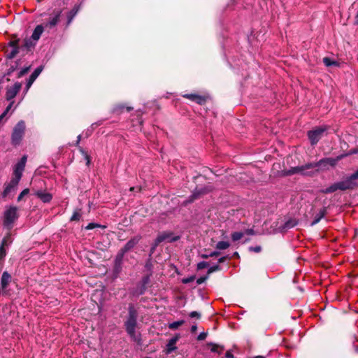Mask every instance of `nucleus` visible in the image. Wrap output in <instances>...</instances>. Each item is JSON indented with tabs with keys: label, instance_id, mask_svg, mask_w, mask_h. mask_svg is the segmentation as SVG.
Returning a JSON list of instances; mask_svg holds the SVG:
<instances>
[{
	"label": "nucleus",
	"instance_id": "46",
	"mask_svg": "<svg viewBox=\"0 0 358 358\" xmlns=\"http://www.w3.org/2000/svg\"><path fill=\"white\" fill-rule=\"evenodd\" d=\"M225 357L226 358H234V355L230 350L227 351Z\"/></svg>",
	"mask_w": 358,
	"mask_h": 358
},
{
	"label": "nucleus",
	"instance_id": "19",
	"mask_svg": "<svg viewBox=\"0 0 358 358\" xmlns=\"http://www.w3.org/2000/svg\"><path fill=\"white\" fill-rule=\"evenodd\" d=\"M139 241V238L138 237H135L130 241H129L127 244L124 245V247L122 248V252H126L130 249H131L133 247H134Z\"/></svg>",
	"mask_w": 358,
	"mask_h": 358
},
{
	"label": "nucleus",
	"instance_id": "25",
	"mask_svg": "<svg viewBox=\"0 0 358 358\" xmlns=\"http://www.w3.org/2000/svg\"><path fill=\"white\" fill-rule=\"evenodd\" d=\"M149 282V277L148 276H146L145 278H143V285H141L139 291L138 292V294L141 295V294H143L145 291V285L148 283Z\"/></svg>",
	"mask_w": 358,
	"mask_h": 358
},
{
	"label": "nucleus",
	"instance_id": "23",
	"mask_svg": "<svg viewBox=\"0 0 358 358\" xmlns=\"http://www.w3.org/2000/svg\"><path fill=\"white\" fill-rule=\"evenodd\" d=\"M326 210L325 209H322L315 217L313 221L311 223V225L313 226L316 224H317L322 218L324 217Z\"/></svg>",
	"mask_w": 358,
	"mask_h": 358
},
{
	"label": "nucleus",
	"instance_id": "38",
	"mask_svg": "<svg viewBox=\"0 0 358 358\" xmlns=\"http://www.w3.org/2000/svg\"><path fill=\"white\" fill-rule=\"evenodd\" d=\"M352 182H355V180L358 179V169L348 177Z\"/></svg>",
	"mask_w": 358,
	"mask_h": 358
},
{
	"label": "nucleus",
	"instance_id": "14",
	"mask_svg": "<svg viewBox=\"0 0 358 358\" xmlns=\"http://www.w3.org/2000/svg\"><path fill=\"white\" fill-rule=\"evenodd\" d=\"M129 132H135L137 133L141 131V121L138 119L136 120H132V122L129 127L128 128Z\"/></svg>",
	"mask_w": 358,
	"mask_h": 358
},
{
	"label": "nucleus",
	"instance_id": "45",
	"mask_svg": "<svg viewBox=\"0 0 358 358\" xmlns=\"http://www.w3.org/2000/svg\"><path fill=\"white\" fill-rule=\"evenodd\" d=\"M206 278H207V277L198 278L196 280L197 284L200 285V284L203 283L206 280Z\"/></svg>",
	"mask_w": 358,
	"mask_h": 358
},
{
	"label": "nucleus",
	"instance_id": "2",
	"mask_svg": "<svg viewBox=\"0 0 358 358\" xmlns=\"http://www.w3.org/2000/svg\"><path fill=\"white\" fill-rule=\"evenodd\" d=\"M137 317L138 312L136 309L134 305L130 304L128 308V317L124 322V326L128 335L135 341L138 340L136 334Z\"/></svg>",
	"mask_w": 358,
	"mask_h": 358
},
{
	"label": "nucleus",
	"instance_id": "58",
	"mask_svg": "<svg viewBox=\"0 0 358 358\" xmlns=\"http://www.w3.org/2000/svg\"><path fill=\"white\" fill-rule=\"evenodd\" d=\"M134 187H131V188H130V191H133V190H134Z\"/></svg>",
	"mask_w": 358,
	"mask_h": 358
},
{
	"label": "nucleus",
	"instance_id": "34",
	"mask_svg": "<svg viewBox=\"0 0 358 358\" xmlns=\"http://www.w3.org/2000/svg\"><path fill=\"white\" fill-rule=\"evenodd\" d=\"M220 269V267L219 265H215L208 268V273H212L215 271H219Z\"/></svg>",
	"mask_w": 358,
	"mask_h": 358
},
{
	"label": "nucleus",
	"instance_id": "24",
	"mask_svg": "<svg viewBox=\"0 0 358 358\" xmlns=\"http://www.w3.org/2000/svg\"><path fill=\"white\" fill-rule=\"evenodd\" d=\"M79 10V6H76L68 15V24H70Z\"/></svg>",
	"mask_w": 358,
	"mask_h": 358
},
{
	"label": "nucleus",
	"instance_id": "49",
	"mask_svg": "<svg viewBox=\"0 0 358 358\" xmlns=\"http://www.w3.org/2000/svg\"><path fill=\"white\" fill-rule=\"evenodd\" d=\"M21 136H13V141L15 142L16 141H18L20 139Z\"/></svg>",
	"mask_w": 358,
	"mask_h": 358
},
{
	"label": "nucleus",
	"instance_id": "47",
	"mask_svg": "<svg viewBox=\"0 0 358 358\" xmlns=\"http://www.w3.org/2000/svg\"><path fill=\"white\" fill-rule=\"evenodd\" d=\"M317 137H318V136H317V135L311 136V141L313 143H315V142H317L318 141Z\"/></svg>",
	"mask_w": 358,
	"mask_h": 358
},
{
	"label": "nucleus",
	"instance_id": "59",
	"mask_svg": "<svg viewBox=\"0 0 358 358\" xmlns=\"http://www.w3.org/2000/svg\"><path fill=\"white\" fill-rule=\"evenodd\" d=\"M145 358H150V357H145Z\"/></svg>",
	"mask_w": 358,
	"mask_h": 358
},
{
	"label": "nucleus",
	"instance_id": "51",
	"mask_svg": "<svg viewBox=\"0 0 358 358\" xmlns=\"http://www.w3.org/2000/svg\"><path fill=\"white\" fill-rule=\"evenodd\" d=\"M196 329H197L196 326V325H193V326L191 327V331H192V332H194V331H196Z\"/></svg>",
	"mask_w": 358,
	"mask_h": 358
},
{
	"label": "nucleus",
	"instance_id": "39",
	"mask_svg": "<svg viewBox=\"0 0 358 358\" xmlns=\"http://www.w3.org/2000/svg\"><path fill=\"white\" fill-rule=\"evenodd\" d=\"M3 245L0 246V259H3L6 256V250Z\"/></svg>",
	"mask_w": 358,
	"mask_h": 358
},
{
	"label": "nucleus",
	"instance_id": "17",
	"mask_svg": "<svg viewBox=\"0 0 358 358\" xmlns=\"http://www.w3.org/2000/svg\"><path fill=\"white\" fill-rule=\"evenodd\" d=\"M131 110H132L131 107L126 106L124 104H118V105H116L113 108V113H115V114L119 115V114L122 113L124 110H127V112H129Z\"/></svg>",
	"mask_w": 358,
	"mask_h": 358
},
{
	"label": "nucleus",
	"instance_id": "28",
	"mask_svg": "<svg viewBox=\"0 0 358 358\" xmlns=\"http://www.w3.org/2000/svg\"><path fill=\"white\" fill-rule=\"evenodd\" d=\"M323 62L327 66H336L337 65V62L335 61L331 60L329 57H324L323 58Z\"/></svg>",
	"mask_w": 358,
	"mask_h": 358
},
{
	"label": "nucleus",
	"instance_id": "8",
	"mask_svg": "<svg viewBox=\"0 0 358 358\" xmlns=\"http://www.w3.org/2000/svg\"><path fill=\"white\" fill-rule=\"evenodd\" d=\"M43 69V66H40L37 67L34 70V71L31 73V75L29 76V78L27 82V84H26L24 94H26L28 92V90H29V88L31 87V86L32 85L34 82L36 80V79L38 78V76L42 72Z\"/></svg>",
	"mask_w": 358,
	"mask_h": 358
},
{
	"label": "nucleus",
	"instance_id": "18",
	"mask_svg": "<svg viewBox=\"0 0 358 358\" xmlns=\"http://www.w3.org/2000/svg\"><path fill=\"white\" fill-rule=\"evenodd\" d=\"M25 130V123L23 120L18 122L13 129V134H23Z\"/></svg>",
	"mask_w": 358,
	"mask_h": 358
},
{
	"label": "nucleus",
	"instance_id": "33",
	"mask_svg": "<svg viewBox=\"0 0 358 358\" xmlns=\"http://www.w3.org/2000/svg\"><path fill=\"white\" fill-rule=\"evenodd\" d=\"M208 266V263L206 262H201L197 264V268L199 270L203 269Z\"/></svg>",
	"mask_w": 358,
	"mask_h": 358
},
{
	"label": "nucleus",
	"instance_id": "3",
	"mask_svg": "<svg viewBox=\"0 0 358 358\" xmlns=\"http://www.w3.org/2000/svg\"><path fill=\"white\" fill-rule=\"evenodd\" d=\"M22 87L20 83H15L13 85L6 88V99L8 101H11L8 106L6 107L3 113L0 115V124H2L5 120V117L9 110L13 107L14 101H12L13 98L17 94Z\"/></svg>",
	"mask_w": 358,
	"mask_h": 358
},
{
	"label": "nucleus",
	"instance_id": "31",
	"mask_svg": "<svg viewBox=\"0 0 358 358\" xmlns=\"http://www.w3.org/2000/svg\"><path fill=\"white\" fill-rule=\"evenodd\" d=\"M81 217L80 210H76L71 217V221H78Z\"/></svg>",
	"mask_w": 358,
	"mask_h": 358
},
{
	"label": "nucleus",
	"instance_id": "52",
	"mask_svg": "<svg viewBox=\"0 0 358 358\" xmlns=\"http://www.w3.org/2000/svg\"><path fill=\"white\" fill-rule=\"evenodd\" d=\"M355 23L358 24V13H357V16L355 17Z\"/></svg>",
	"mask_w": 358,
	"mask_h": 358
},
{
	"label": "nucleus",
	"instance_id": "54",
	"mask_svg": "<svg viewBox=\"0 0 358 358\" xmlns=\"http://www.w3.org/2000/svg\"><path fill=\"white\" fill-rule=\"evenodd\" d=\"M80 140V136H78V141H77V143H79Z\"/></svg>",
	"mask_w": 358,
	"mask_h": 358
},
{
	"label": "nucleus",
	"instance_id": "36",
	"mask_svg": "<svg viewBox=\"0 0 358 358\" xmlns=\"http://www.w3.org/2000/svg\"><path fill=\"white\" fill-rule=\"evenodd\" d=\"M11 238H10V236H7L6 237L3 238V239L2 240V243L1 245H7L9 243H11Z\"/></svg>",
	"mask_w": 358,
	"mask_h": 358
},
{
	"label": "nucleus",
	"instance_id": "35",
	"mask_svg": "<svg viewBox=\"0 0 358 358\" xmlns=\"http://www.w3.org/2000/svg\"><path fill=\"white\" fill-rule=\"evenodd\" d=\"M29 189H24L18 196L17 201H20L25 195H27L29 193Z\"/></svg>",
	"mask_w": 358,
	"mask_h": 358
},
{
	"label": "nucleus",
	"instance_id": "5",
	"mask_svg": "<svg viewBox=\"0 0 358 358\" xmlns=\"http://www.w3.org/2000/svg\"><path fill=\"white\" fill-rule=\"evenodd\" d=\"M17 211V207L10 206L3 213V224L9 230L13 227V224L18 217Z\"/></svg>",
	"mask_w": 358,
	"mask_h": 358
},
{
	"label": "nucleus",
	"instance_id": "15",
	"mask_svg": "<svg viewBox=\"0 0 358 358\" xmlns=\"http://www.w3.org/2000/svg\"><path fill=\"white\" fill-rule=\"evenodd\" d=\"M19 182H16V183H13V178L10 181V182L6 186L3 193H2V197L5 198L13 190L16 188Z\"/></svg>",
	"mask_w": 358,
	"mask_h": 358
},
{
	"label": "nucleus",
	"instance_id": "43",
	"mask_svg": "<svg viewBox=\"0 0 358 358\" xmlns=\"http://www.w3.org/2000/svg\"><path fill=\"white\" fill-rule=\"evenodd\" d=\"M261 247L260 246H256V247H250V250L254 251L255 252H259L261 251Z\"/></svg>",
	"mask_w": 358,
	"mask_h": 358
},
{
	"label": "nucleus",
	"instance_id": "37",
	"mask_svg": "<svg viewBox=\"0 0 358 358\" xmlns=\"http://www.w3.org/2000/svg\"><path fill=\"white\" fill-rule=\"evenodd\" d=\"M195 277L194 276H190L189 278H183L182 279V282L184 284L189 283L192 281H194Z\"/></svg>",
	"mask_w": 358,
	"mask_h": 358
},
{
	"label": "nucleus",
	"instance_id": "11",
	"mask_svg": "<svg viewBox=\"0 0 358 358\" xmlns=\"http://www.w3.org/2000/svg\"><path fill=\"white\" fill-rule=\"evenodd\" d=\"M329 127L326 125H322L318 126L313 129L312 130H309L307 132V134H322L324 132H327V134H330L331 131H329Z\"/></svg>",
	"mask_w": 358,
	"mask_h": 358
},
{
	"label": "nucleus",
	"instance_id": "53",
	"mask_svg": "<svg viewBox=\"0 0 358 358\" xmlns=\"http://www.w3.org/2000/svg\"><path fill=\"white\" fill-rule=\"evenodd\" d=\"M210 257V256H209V255H203L202 256V257H203V258H208V257Z\"/></svg>",
	"mask_w": 358,
	"mask_h": 358
},
{
	"label": "nucleus",
	"instance_id": "21",
	"mask_svg": "<svg viewBox=\"0 0 358 358\" xmlns=\"http://www.w3.org/2000/svg\"><path fill=\"white\" fill-rule=\"evenodd\" d=\"M296 224H297V221L296 219H289L285 222L284 225L281 228V230H287V229L293 228Z\"/></svg>",
	"mask_w": 358,
	"mask_h": 358
},
{
	"label": "nucleus",
	"instance_id": "9",
	"mask_svg": "<svg viewBox=\"0 0 358 358\" xmlns=\"http://www.w3.org/2000/svg\"><path fill=\"white\" fill-rule=\"evenodd\" d=\"M182 96L201 105L204 103L206 101L205 96L199 95L197 94H183Z\"/></svg>",
	"mask_w": 358,
	"mask_h": 358
},
{
	"label": "nucleus",
	"instance_id": "55",
	"mask_svg": "<svg viewBox=\"0 0 358 358\" xmlns=\"http://www.w3.org/2000/svg\"><path fill=\"white\" fill-rule=\"evenodd\" d=\"M254 358H264L263 356H256Z\"/></svg>",
	"mask_w": 358,
	"mask_h": 358
},
{
	"label": "nucleus",
	"instance_id": "7",
	"mask_svg": "<svg viewBox=\"0 0 358 358\" xmlns=\"http://www.w3.org/2000/svg\"><path fill=\"white\" fill-rule=\"evenodd\" d=\"M179 236H173L172 233L170 232H164L159 234L157 238L155 239V245L157 246L159 243L163 241H166L168 243L175 242L178 240Z\"/></svg>",
	"mask_w": 358,
	"mask_h": 358
},
{
	"label": "nucleus",
	"instance_id": "40",
	"mask_svg": "<svg viewBox=\"0 0 358 358\" xmlns=\"http://www.w3.org/2000/svg\"><path fill=\"white\" fill-rule=\"evenodd\" d=\"M29 70V67H26V68L21 69L19 73V77L24 76L25 73H27L28 72Z\"/></svg>",
	"mask_w": 358,
	"mask_h": 358
},
{
	"label": "nucleus",
	"instance_id": "20",
	"mask_svg": "<svg viewBox=\"0 0 358 358\" xmlns=\"http://www.w3.org/2000/svg\"><path fill=\"white\" fill-rule=\"evenodd\" d=\"M60 16V13L58 12L55 16L50 19V20L46 23L45 27H49L50 29L54 27L59 22Z\"/></svg>",
	"mask_w": 358,
	"mask_h": 358
},
{
	"label": "nucleus",
	"instance_id": "10",
	"mask_svg": "<svg viewBox=\"0 0 358 358\" xmlns=\"http://www.w3.org/2000/svg\"><path fill=\"white\" fill-rule=\"evenodd\" d=\"M10 281L11 275L7 271H4L1 275L0 287L3 290V294L6 292V289L8 286Z\"/></svg>",
	"mask_w": 358,
	"mask_h": 358
},
{
	"label": "nucleus",
	"instance_id": "27",
	"mask_svg": "<svg viewBox=\"0 0 358 358\" xmlns=\"http://www.w3.org/2000/svg\"><path fill=\"white\" fill-rule=\"evenodd\" d=\"M18 48L14 45H12L11 51L8 53V57L12 59L18 53Z\"/></svg>",
	"mask_w": 358,
	"mask_h": 358
},
{
	"label": "nucleus",
	"instance_id": "41",
	"mask_svg": "<svg viewBox=\"0 0 358 358\" xmlns=\"http://www.w3.org/2000/svg\"><path fill=\"white\" fill-rule=\"evenodd\" d=\"M207 336V333L206 332H201L197 337V339L199 341H202V340H204Z\"/></svg>",
	"mask_w": 358,
	"mask_h": 358
},
{
	"label": "nucleus",
	"instance_id": "26",
	"mask_svg": "<svg viewBox=\"0 0 358 358\" xmlns=\"http://www.w3.org/2000/svg\"><path fill=\"white\" fill-rule=\"evenodd\" d=\"M230 244L227 241H219L216 245L217 250H225L229 247Z\"/></svg>",
	"mask_w": 358,
	"mask_h": 358
},
{
	"label": "nucleus",
	"instance_id": "13",
	"mask_svg": "<svg viewBox=\"0 0 358 358\" xmlns=\"http://www.w3.org/2000/svg\"><path fill=\"white\" fill-rule=\"evenodd\" d=\"M179 339L178 336H176L171 338L166 345V354H170L176 349V344Z\"/></svg>",
	"mask_w": 358,
	"mask_h": 358
},
{
	"label": "nucleus",
	"instance_id": "32",
	"mask_svg": "<svg viewBox=\"0 0 358 358\" xmlns=\"http://www.w3.org/2000/svg\"><path fill=\"white\" fill-rule=\"evenodd\" d=\"M80 152H82L85 159L86 160V165H89L90 163V156L85 152L83 149H80Z\"/></svg>",
	"mask_w": 358,
	"mask_h": 358
},
{
	"label": "nucleus",
	"instance_id": "4",
	"mask_svg": "<svg viewBox=\"0 0 358 358\" xmlns=\"http://www.w3.org/2000/svg\"><path fill=\"white\" fill-rule=\"evenodd\" d=\"M356 186L357 183L355 182H352L350 179L348 177L342 181H339L338 182L332 184L326 189H321L320 192L322 194H330L337 190L345 191L347 189H351L355 187Z\"/></svg>",
	"mask_w": 358,
	"mask_h": 358
},
{
	"label": "nucleus",
	"instance_id": "29",
	"mask_svg": "<svg viewBox=\"0 0 358 358\" xmlns=\"http://www.w3.org/2000/svg\"><path fill=\"white\" fill-rule=\"evenodd\" d=\"M184 323L183 320L176 321L173 322L172 323H170L169 325V327L171 329H176L180 326H181Z\"/></svg>",
	"mask_w": 358,
	"mask_h": 358
},
{
	"label": "nucleus",
	"instance_id": "56",
	"mask_svg": "<svg viewBox=\"0 0 358 358\" xmlns=\"http://www.w3.org/2000/svg\"><path fill=\"white\" fill-rule=\"evenodd\" d=\"M193 196H194V198H196V193H194V194H193Z\"/></svg>",
	"mask_w": 358,
	"mask_h": 358
},
{
	"label": "nucleus",
	"instance_id": "6",
	"mask_svg": "<svg viewBox=\"0 0 358 358\" xmlns=\"http://www.w3.org/2000/svg\"><path fill=\"white\" fill-rule=\"evenodd\" d=\"M27 157L24 155L21 159L15 165L13 168V183L15 184L16 182H20L22 173L24 170Z\"/></svg>",
	"mask_w": 358,
	"mask_h": 358
},
{
	"label": "nucleus",
	"instance_id": "50",
	"mask_svg": "<svg viewBox=\"0 0 358 358\" xmlns=\"http://www.w3.org/2000/svg\"><path fill=\"white\" fill-rule=\"evenodd\" d=\"M227 257H220L219 259H218V263H223L225 260H226Z\"/></svg>",
	"mask_w": 358,
	"mask_h": 358
},
{
	"label": "nucleus",
	"instance_id": "57",
	"mask_svg": "<svg viewBox=\"0 0 358 358\" xmlns=\"http://www.w3.org/2000/svg\"><path fill=\"white\" fill-rule=\"evenodd\" d=\"M234 255H235V256H238V252H235V253H234Z\"/></svg>",
	"mask_w": 358,
	"mask_h": 358
},
{
	"label": "nucleus",
	"instance_id": "44",
	"mask_svg": "<svg viewBox=\"0 0 358 358\" xmlns=\"http://www.w3.org/2000/svg\"><path fill=\"white\" fill-rule=\"evenodd\" d=\"M189 316L191 317H198L199 318L200 317V314L196 311H192L190 313Z\"/></svg>",
	"mask_w": 358,
	"mask_h": 358
},
{
	"label": "nucleus",
	"instance_id": "30",
	"mask_svg": "<svg viewBox=\"0 0 358 358\" xmlns=\"http://www.w3.org/2000/svg\"><path fill=\"white\" fill-rule=\"evenodd\" d=\"M243 236V233L240 231H236L231 234V238L234 241L240 240Z\"/></svg>",
	"mask_w": 358,
	"mask_h": 358
},
{
	"label": "nucleus",
	"instance_id": "48",
	"mask_svg": "<svg viewBox=\"0 0 358 358\" xmlns=\"http://www.w3.org/2000/svg\"><path fill=\"white\" fill-rule=\"evenodd\" d=\"M220 255V252H217V251H214L211 253L209 254V256L210 257H217Z\"/></svg>",
	"mask_w": 358,
	"mask_h": 358
},
{
	"label": "nucleus",
	"instance_id": "16",
	"mask_svg": "<svg viewBox=\"0 0 358 358\" xmlns=\"http://www.w3.org/2000/svg\"><path fill=\"white\" fill-rule=\"evenodd\" d=\"M43 31V27L42 25L40 24V25L36 26L32 33L31 38L32 40H34V41H37L40 38Z\"/></svg>",
	"mask_w": 358,
	"mask_h": 358
},
{
	"label": "nucleus",
	"instance_id": "42",
	"mask_svg": "<svg viewBox=\"0 0 358 358\" xmlns=\"http://www.w3.org/2000/svg\"><path fill=\"white\" fill-rule=\"evenodd\" d=\"M96 227H99V224H94V223H90L87 227H86V229H92Z\"/></svg>",
	"mask_w": 358,
	"mask_h": 358
},
{
	"label": "nucleus",
	"instance_id": "12",
	"mask_svg": "<svg viewBox=\"0 0 358 358\" xmlns=\"http://www.w3.org/2000/svg\"><path fill=\"white\" fill-rule=\"evenodd\" d=\"M35 195L38 198H39L43 203H49L52 199V196L51 194L44 192L43 190H37L35 192Z\"/></svg>",
	"mask_w": 358,
	"mask_h": 358
},
{
	"label": "nucleus",
	"instance_id": "22",
	"mask_svg": "<svg viewBox=\"0 0 358 358\" xmlns=\"http://www.w3.org/2000/svg\"><path fill=\"white\" fill-rule=\"evenodd\" d=\"M208 346H210V351L213 352H216L219 355L222 353V351L224 350V347L215 343H208Z\"/></svg>",
	"mask_w": 358,
	"mask_h": 358
},
{
	"label": "nucleus",
	"instance_id": "1",
	"mask_svg": "<svg viewBox=\"0 0 358 358\" xmlns=\"http://www.w3.org/2000/svg\"><path fill=\"white\" fill-rule=\"evenodd\" d=\"M341 159V157L337 158H324L315 163H308L303 166H295L286 172V175H293L296 173H301L302 175L310 176L313 173L312 170L318 168V170H327L329 167L334 166L337 162Z\"/></svg>",
	"mask_w": 358,
	"mask_h": 358
}]
</instances>
